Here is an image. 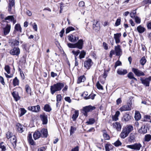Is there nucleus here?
I'll list each match as a JSON object with an SVG mask.
<instances>
[{
  "instance_id": "4d7b16f0",
  "label": "nucleus",
  "mask_w": 151,
  "mask_h": 151,
  "mask_svg": "<svg viewBox=\"0 0 151 151\" xmlns=\"http://www.w3.org/2000/svg\"><path fill=\"white\" fill-rule=\"evenodd\" d=\"M135 22L137 24H140L141 22V19L137 16H136L134 18Z\"/></svg>"
},
{
  "instance_id": "680f3d73",
  "label": "nucleus",
  "mask_w": 151,
  "mask_h": 151,
  "mask_svg": "<svg viewBox=\"0 0 151 151\" xmlns=\"http://www.w3.org/2000/svg\"><path fill=\"white\" fill-rule=\"evenodd\" d=\"M121 21V19L120 18L117 19L115 23V26H118L120 24Z\"/></svg>"
},
{
  "instance_id": "1a4fd4ad",
  "label": "nucleus",
  "mask_w": 151,
  "mask_h": 151,
  "mask_svg": "<svg viewBox=\"0 0 151 151\" xmlns=\"http://www.w3.org/2000/svg\"><path fill=\"white\" fill-rule=\"evenodd\" d=\"M10 53L12 55H18L20 53L19 49L17 47H14L10 51Z\"/></svg>"
},
{
  "instance_id": "e433bc0d",
  "label": "nucleus",
  "mask_w": 151,
  "mask_h": 151,
  "mask_svg": "<svg viewBox=\"0 0 151 151\" xmlns=\"http://www.w3.org/2000/svg\"><path fill=\"white\" fill-rule=\"evenodd\" d=\"M26 91L27 94L31 95V90L29 86L27 85L25 86Z\"/></svg>"
},
{
  "instance_id": "13d9d810",
  "label": "nucleus",
  "mask_w": 151,
  "mask_h": 151,
  "mask_svg": "<svg viewBox=\"0 0 151 151\" xmlns=\"http://www.w3.org/2000/svg\"><path fill=\"white\" fill-rule=\"evenodd\" d=\"M76 129L75 127L73 126H71V127L70 129V135H71L73 134Z\"/></svg>"
},
{
  "instance_id": "338daca9",
  "label": "nucleus",
  "mask_w": 151,
  "mask_h": 151,
  "mask_svg": "<svg viewBox=\"0 0 151 151\" xmlns=\"http://www.w3.org/2000/svg\"><path fill=\"white\" fill-rule=\"evenodd\" d=\"M32 27L34 30L37 32V27L36 24L35 22L32 25Z\"/></svg>"
},
{
  "instance_id": "a211bd4d",
  "label": "nucleus",
  "mask_w": 151,
  "mask_h": 151,
  "mask_svg": "<svg viewBox=\"0 0 151 151\" xmlns=\"http://www.w3.org/2000/svg\"><path fill=\"white\" fill-rule=\"evenodd\" d=\"M83 45V41L82 39L79 40L78 42L75 43L76 48L79 49H81L82 48Z\"/></svg>"
},
{
  "instance_id": "9d476101",
  "label": "nucleus",
  "mask_w": 151,
  "mask_h": 151,
  "mask_svg": "<svg viewBox=\"0 0 151 151\" xmlns=\"http://www.w3.org/2000/svg\"><path fill=\"white\" fill-rule=\"evenodd\" d=\"M93 64L91 59H88L86 60L84 63V66L86 69H89Z\"/></svg>"
},
{
  "instance_id": "473e14b6",
  "label": "nucleus",
  "mask_w": 151,
  "mask_h": 151,
  "mask_svg": "<svg viewBox=\"0 0 151 151\" xmlns=\"http://www.w3.org/2000/svg\"><path fill=\"white\" fill-rule=\"evenodd\" d=\"M128 141L130 143L134 142L135 141V137L133 134L130 135L128 138Z\"/></svg>"
},
{
  "instance_id": "6e6d98bb",
  "label": "nucleus",
  "mask_w": 151,
  "mask_h": 151,
  "mask_svg": "<svg viewBox=\"0 0 151 151\" xmlns=\"http://www.w3.org/2000/svg\"><path fill=\"white\" fill-rule=\"evenodd\" d=\"M103 136L105 140H109L110 138V137L109 135L106 133H104L103 134Z\"/></svg>"
},
{
  "instance_id": "ddd939ff",
  "label": "nucleus",
  "mask_w": 151,
  "mask_h": 151,
  "mask_svg": "<svg viewBox=\"0 0 151 151\" xmlns=\"http://www.w3.org/2000/svg\"><path fill=\"white\" fill-rule=\"evenodd\" d=\"M40 109V106L38 105L35 106H29L28 108V110L35 112H38Z\"/></svg>"
},
{
  "instance_id": "f8f14e48",
  "label": "nucleus",
  "mask_w": 151,
  "mask_h": 151,
  "mask_svg": "<svg viewBox=\"0 0 151 151\" xmlns=\"http://www.w3.org/2000/svg\"><path fill=\"white\" fill-rule=\"evenodd\" d=\"M140 80L143 84L146 86H149L150 82L151 81V76L144 79L141 78Z\"/></svg>"
},
{
  "instance_id": "37998d69",
  "label": "nucleus",
  "mask_w": 151,
  "mask_h": 151,
  "mask_svg": "<svg viewBox=\"0 0 151 151\" xmlns=\"http://www.w3.org/2000/svg\"><path fill=\"white\" fill-rule=\"evenodd\" d=\"M19 80L16 77L13 80V85L14 86L18 85L19 84Z\"/></svg>"
},
{
  "instance_id": "f03ea898",
  "label": "nucleus",
  "mask_w": 151,
  "mask_h": 151,
  "mask_svg": "<svg viewBox=\"0 0 151 151\" xmlns=\"http://www.w3.org/2000/svg\"><path fill=\"white\" fill-rule=\"evenodd\" d=\"M133 129V127L131 125L126 126L122 130L120 134V137L122 139H124L127 137L130 132Z\"/></svg>"
},
{
  "instance_id": "cd10ccee",
  "label": "nucleus",
  "mask_w": 151,
  "mask_h": 151,
  "mask_svg": "<svg viewBox=\"0 0 151 151\" xmlns=\"http://www.w3.org/2000/svg\"><path fill=\"white\" fill-rule=\"evenodd\" d=\"M131 119V116L129 114H125L122 119V120L125 122L129 121Z\"/></svg>"
},
{
  "instance_id": "aec40b11",
  "label": "nucleus",
  "mask_w": 151,
  "mask_h": 151,
  "mask_svg": "<svg viewBox=\"0 0 151 151\" xmlns=\"http://www.w3.org/2000/svg\"><path fill=\"white\" fill-rule=\"evenodd\" d=\"M117 73L119 75H124L127 73V71L125 69L119 68L117 70Z\"/></svg>"
},
{
  "instance_id": "8fccbe9b",
  "label": "nucleus",
  "mask_w": 151,
  "mask_h": 151,
  "mask_svg": "<svg viewBox=\"0 0 151 151\" xmlns=\"http://www.w3.org/2000/svg\"><path fill=\"white\" fill-rule=\"evenodd\" d=\"M146 62V60L145 57H143L140 60V63L141 64L143 65L145 64Z\"/></svg>"
},
{
  "instance_id": "7ed1b4c3",
  "label": "nucleus",
  "mask_w": 151,
  "mask_h": 151,
  "mask_svg": "<svg viewBox=\"0 0 151 151\" xmlns=\"http://www.w3.org/2000/svg\"><path fill=\"white\" fill-rule=\"evenodd\" d=\"M64 86V83H58L54 84L50 87L51 93L53 95L55 92L60 91Z\"/></svg>"
},
{
  "instance_id": "c9c22d12",
  "label": "nucleus",
  "mask_w": 151,
  "mask_h": 151,
  "mask_svg": "<svg viewBox=\"0 0 151 151\" xmlns=\"http://www.w3.org/2000/svg\"><path fill=\"white\" fill-rule=\"evenodd\" d=\"M86 78L84 76H81L78 78L77 83H79L82 82H84Z\"/></svg>"
},
{
  "instance_id": "393cba45",
  "label": "nucleus",
  "mask_w": 151,
  "mask_h": 151,
  "mask_svg": "<svg viewBox=\"0 0 151 151\" xmlns=\"http://www.w3.org/2000/svg\"><path fill=\"white\" fill-rule=\"evenodd\" d=\"M147 127L145 126H144L141 127L139 130V132L140 133L145 134L147 132Z\"/></svg>"
},
{
  "instance_id": "c756f323",
  "label": "nucleus",
  "mask_w": 151,
  "mask_h": 151,
  "mask_svg": "<svg viewBox=\"0 0 151 151\" xmlns=\"http://www.w3.org/2000/svg\"><path fill=\"white\" fill-rule=\"evenodd\" d=\"M9 139H10L11 143L13 145H16L17 142V139L15 136L13 135Z\"/></svg>"
},
{
  "instance_id": "f257e3e1",
  "label": "nucleus",
  "mask_w": 151,
  "mask_h": 151,
  "mask_svg": "<svg viewBox=\"0 0 151 151\" xmlns=\"http://www.w3.org/2000/svg\"><path fill=\"white\" fill-rule=\"evenodd\" d=\"M122 51L121 46L119 45L115 46L114 50H112L110 52L109 56L111 58L113 55H116V56H120L122 54Z\"/></svg>"
},
{
  "instance_id": "39448f33",
  "label": "nucleus",
  "mask_w": 151,
  "mask_h": 151,
  "mask_svg": "<svg viewBox=\"0 0 151 151\" xmlns=\"http://www.w3.org/2000/svg\"><path fill=\"white\" fill-rule=\"evenodd\" d=\"M95 107L90 105L84 107L82 109V111H83V114L84 115L87 116V113L92 111L93 110L95 109Z\"/></svg>"
},
{
  "instance_id": "0e129e2a",
  "label": "nucleus",
  "mask_w": 151,
  "mask_h": 151,
  "mask_svg": "<svg viewBox=\"0 0 151 151\" xmlns=\"http://www.w3.org/2000/svg\"><path fill=\"white\" fill-rule=\"evenodd\" d=\"M68 46L70 48H76L75 44H73L71 43H68Z\"/></svg>"
},
{
  "instance_id": "864d4df0",
  "label": "nucleus",
  "mask_w": 151,
  "mask_h": 151,
  "mask_svg": "<svg viewBox=\"0 0 151 151\" xmlns=\"http://www.w3.org/2000/svg\"><path fill=\"white\" fill-rule=\"evenodd\" d=\"M4 69L8 74H9L10 73V68L9 65H6Z\"/></svg>"
},
{
  "instance_id": "bb28decb",
  "label": "nucleus",
  "mask_w": 151,
  "mask_h": 151,
  "mask_svg": "<svg viewBox=\"0 0 151 151\" xmlns=\"http://www.w3.org/2000/svg\"><path fill=\"white\" fill-rule=\"evenodd\" d=\"M16 31L19 32L20 33L22 32V29L19 24H17L15 25L14 32H15Z\"/></svg>"
},
{
  "instance_id": "4be33fe9",
  "label": "nucleus",
  "mask_w": 151,
  "mask_h": 151,
  "mask_svg": "<svg viewBox=\"0 0 151 151\" xmlns=\"http://www.w3.org/2000/svg\"><path fill=\"white\" fill-rule=\"evenodd\" d=\"M113 127L116 129L117 131L120 130L121 129V126L120 123L116 122L113 123Z\"/></svg>"
},
{
  "instance_id": "69168bd1",
  "label": "nucleus",
  "mask_w": 151,
  "mask_h": 151,
  "mask_svg": "<svg viewBox=\"0 0 151 151\" xmlns=\"http://www.w3.org/2000/svg\"><path fill=\"white\" fill-rule=\"evenodd\" d=\"M136 13V12L135 11H133L132 12H131L130 14V16L131 17L133 18V17L135 18V14Z\"/></svg>"
},
{
  "instance_id": "e2e57ef3",
  "label": "nucleus",
  "mask_w": 151,
  "mask_h": 151,
  "mask_svg": "<svg viewBox=\"0 0 151 151\" xmlns=\"http://www.w3.org/2000/svg\"><path fill=\"white\" fill-rule=\"evenodd\" d=\"M6 137L8 139H9L12 135V134L9 132H8L6 133Z\"/></svg>"
},
{
  "instance_id": "2f4dec72",
  "label": "nucleus",
  "mask_w": 151,
  "mask_h": 151,
  "mask_svg": "<svg viewBox=\"0 0 151 151\" xmlns=\"http://www.w3.org/2000/svg\"><path fill=\"white\" fill-rule=\"evenodd\" d=\"M28 140L29 143L31 145H34V142L32 139V135L31 134H29L28 136Z\"/></svg>"
},
{
  "instance_id": "7c9ffc66",
  "label": "nucleus",
  "mask_w": 151,
  "mask_h": 151,
  "mask_svg": "<svg viewBox=\"0 0 151 151\" xmlns=\"http://www.w3.org/2000/svg\"><path fill=\"white\" fill-rule=\"evenodd\" d=\"M134 118L136 120H139L141 118V116L139 112L137 111H136L135 113Z\"/></svg>"
},
{
  "instance_id": "423d86ee",
  "label": "nucleus",
  "mask_w": 151,
  "mask_h": 151,
  "mask_svg": "<svg viewBox=\"0 0 151 151\" xmlns=\"http://www.w3.org/2000/svg\"><path fill=\"white\" fill-rule=\"evenodd\" d=\"M11 25L7 24L6 26L3 28L2 29V35L3 36L7 35L10 32L11 29Z\"/></svg>"
},
{
  "instance_id": "4c0bfd02",
  "label": "nucleus",
  "mask_w": 151,
  "mask_h": 151,
  "mask_svg": "<svg viewBox=\"0 0 151 151\" xmlns=\"http://www.w3.org/2000/svg\"><path fill=\"white\" fill-rule=\"evenodd\" d=\"M79 114L78 111H76L74 112V114L72 116V118L73 121L76 120V118L78 117Z\"/></svg>"
},
{
  "instance_id": "4468645a",
  "label": "nucleus",
  "mask_w": 151,
  "mask_h": 151,
  "mask_svg": "<svg viewBox=\"0 0 151 151\" xmlns=\"http://www.w3.org/2000/svg\"><path fill=\"white\" fill-rule=\"evenodd\" d=\"M68 40L71 42H75L78 39V37L77 35L73 36L71 35L68 36Z\"/></svg>"
},
{
  "instance_id": "412c9836",
  "label": "nucleus",
  "mask_w": 151,
  "mask_h": 151,
  "mask_svg": "<svg viewBox=\"0 0 151 151\" xmlns=\"http://www.w3.org/2000/svg\"><path fill=\"white\" fill-rule=\"evenodd\" d=\"M40 118L42 121L43 124H46L47 122V116L45 114L40 115Z\"/></svg>"
},
{
  "instance_id": "49530a36",
  "label": "nucleus",
  "mask_w": 151,
  "mask_h": 151,
  "mask_svg": "<svg viewBox=\"0 0 151 151\" xmlns=\"http://www.w3.org/2000/svg\"><path fill=\"white\" fill-rule=\"evenodd\" d=\"M75 30V28L72 27H67L66 29V33H69L70 31Z\"/></svg>"
},
{
  "instance_id": "09e8293b",
  "label": "nucleus",
  "mask_w": 151,
  "mask_h": 151,
  "mask_svg": "<svg viewBox=\"0 0 151 151\" xmlns=\"http://www.w3.org/2000/svg\"><path fill=\"white\" fill-rule=\"evenodd\" d=\"M113 144L115 146L117 147L121 146L122 145V143L118 139Z\"/></svg>"
},
{
  "instance_id": "c85d7f7f",
  "label": "nucleus",
  "mask_w": 151,
  "mask_h": 151,
  "mask_svg": "<svg viewBox=\"0 0 151 151\" xmlns=\"http://www.w3.org/2000/svg\"><path fill=\"white\" fill-rule=\"evenodd\" d=\"M12 95L16 101L19 99L20 98L19 96L18 92L16 91H14L12 93Z\"/></svg>"
},
{
  "instance_id": "c03bdc74",
  "label": "nucleus",
  "mask_w": 151,
  "mask_h": 151,
  "mask_svg": "<svg viewBox=\"0 0 151 151\" xmlns=\"http://www.w3.org/2000/svg\"><path fill=\"white\" fill-rule=\"evenodd\" d=\"M72 52L74 55L75 58H77L76 57L80 53V52L79 50H73L72 51Z\"/></svg>"
},
{
  "instance_id": "ea45409f",
  "label": "nucleus",
  "mask_w": 151,
  "mask_h": 151,
  "mask_svg": "<svg viewBox=\"0 0 151 151\" xmlns=\"http://www.w3.org/2000/svg\"><path fill=\"white\" fill-rule=\"evenodd\" d=\"M127 77L130 79H134L136 81H137V79L134 77L133 74L131 72L129 73L127 75Z\"/></svg>"
},
{
  "instance_id": "20e7f679",
  "label": "nucleus",
  "mask_w": 151,
  "mask_h": 151,
  "mask_svg": "<svg viewBox=\"0 0 151 151\" xmlns=\"http://www.w3.org/2000/svg\"><path fill=\"white\" fill-rule=\"evenodd\" d=\"M142 147V145L139 143H135L134 144L127 145L126 147L136 151H139Z\"/></svg>"
},
{
  "instance_id": "2eb2a0df",
  "label": "nucleus",
  "mask_w": 151,
  "mask_h": 151,
  "mask_svg": "<svg viewBox=\"0 0 151 151\" xmlns=\"http://www.w3.org/2000/svg\"><path fill=\"white\" fill-rule=\"evenodd\" d=\"M16 127L19 132L22 133L24 131L25 129V127L24 126L19 123H17L16 125Z\"/></svg>"
},
{
  "instance_id": "f3484780",
  "label": "nucleus",
  "mask_w": 151,
  "mask_h": 151,
  "mask_svg": "<svg viewBox=\"0 0 151 151\" xmlns=\"http://www.w3.org/2000/svg\"><path fill=\"white\" fill-rule=\"evenodd\" d=\"M131 109V106L128 105H125L122 106L119 109V110L121 112L123 111H129Z\"/></svg>"
},
{
  "instance_id": "a878e982",
  "label": "nucleus",
  "mask_w": 151,
  "mask_h": 151,
  "mask_svg": "<svg viewBox=\"0 0 151 151\" xmlns=\"http://www.w3.org/2000/svg\"><path fill=\"white\" fill-rule=\"evenodd\" d=\"M41 136V134L40 132L38 131L35 132L33 135L34 138L35 140L39 138Z\"/></svg>"
},
{
  "instance_id": "5701e85b",
  "label": "nucleus",
  "mask_w": 151,
  "mask_h": 151,
  "mask_svg": "<svg viewBox=\"0 0 151 151\" xmlns=\"http://www.w3.org/2000/svg\"><path fill=\"white\" fill-rule=\"evenodd\" d=\"M137 30L139 33H142L146 30L145 28L141 25H139L137 28Z\"/></svg>"
},
{
  "instance_id": "0eeeda50",
  "label": "nucleus",
  "mask_w": 151,
  "mask_h": 151,
  "mask_svg": "<svg viewBox=\"0 0 151 151\" xmlns=\"http://www.w3.org/2000/svg\"><path fill=\"white\" fill-rule=\"evenodd\" d=\"M132 71L135 75L139 77L145 75V74L143 72L138 69L133 68L132 69Z\"/></svg>"
},
{
  "instance_id": "de8ad7c7",
  "label": "nucleus",
  "mask_w": 151,
  "mask_h": 151,
  "mask_svg": "<svg viewBox=\"0 0 151 151\" xmlns=\"http://www.w3.org/2000/svg\"><path fill=\"white\" fill-rule=\"evenodd\" d=\"M144 138L145 141L149 142L151 139V135L150 134H146Z\"/></svg>"
},
{
  "instance_id": "f704fd0d",
  "label": "nucleus",
  "mask_w": 151,
  "mask_h": 151,
  "mask_svg": "<svg viewBox=\"0 0 151 151\" xmlns=\"http://www.w3.org/2000/svg\"><path fill=\"white\" fill-rule=\"evenodd\" d=\"M113 147V146L111 145L107 144L105 146V148L106 151H109Z\"/></svg>"
},
{
  "instance_id": "b1692460",
  "label": "nucleus",
  "mask_w": 151,
  "mask_h": 151,
  "mask_svg": "<svg viewBox=\"0 0 151 151\" xmlns=\"http://www.w3.org/2000/svg\"><path fill=\"white\" fill-rule=\"evenodd\" d=\"M5 20H8L9 21L12 22L13 24H14L16 22V20L15 19L13 16H8L5 18Z\"/></svg>"
},
{
  "instance_id": "3c124183",
  "label": "nucleus",
  "mask_w": 151,
  "mask_h": 151,
  "mask_svg": "<svg viewBox=\"0 0 151 151\" xmlns=\"http://www.w3.org/2000/svg\"><path fill=\"white\" fill-rule=\"evenodd\" d=\"M95 122V120L93 118L89 119L88 121L86 122V123L88 124H92Z\"/></svg>"
},
{
  "instance_id": "58836bf2",
  "label": "nucleus",
  "mask_w": 151,
  "mask_h": 151,
  "mask_svg": "<svg viewBox=\"0 0 151 151\" xmlns=\"http://www.w3.org/2000/svg\"><path fill=\"white\" fill-rule=\"evenodd\" d=\"M41 133L43 134V137H46L47 136V129H43L41 131Z\"/></svg>"
},
{
  "instance_id": "052dcab7",
  "label": "nucleus",
  "mask_w": 151,
  "mask_h": 151,
  "mask_svg": "<svg viewBox=\"0 0 151 151\" xmlns=\"http://www.w3.org/2000/svg\"><path fill=\"white\" fill-rule=\"evenodd\" d=\"M96 86L97 88L99 89H103L102 86L99 83V81H98L96 83Z\"/></svg>"
},
{
  "instance_id": "a18cd8bd",
  "label": "nucleus",
  "mask_w": 151,
  "mask_h": 151,
  "mask_svg": "<svg viewBox=\"0 0 151 151\" xmlns=\"http://www.w3.org/2000/svg\"><path fill=\"white\" fill-rule=\"evenodd\" d=\"M19 40H14L12 43V46H17L19 45Z\"/></svg>"
},
{
  "instance_id": "774afa93",
  "label": "nucleus",
  "mask_w": 151,
  "mask_h": 151,
  "mask_svg": "<svg viewBox=\"0 0 151 151\" xmlns=\"http://www.w3.org/2000/svg\"><path fill=\"white\" fill-rule=\"evenodd\" d=\"M122 65L121 62L119 61L118 60L115 63V65H114V67L116 68L117 67L121 65Z\"/></svg>"
},
{
  "instance_id": "bf43d9fd",
  "label": "nucleus",
  "mask_w": 151,
  "mask_h": 151,
  "mask_svg": "<svg viewBox=\"0 0 151 151\" xmlns=\"http://www.w3.org/2000/svg\"><path fill=\"white\" fill-rule=\"evenodd\" d=\"M0 148L1 149L2 151H5L6 150L5 146L3 143H0Z\"/></svg>"
},
{
  "instance_id": "6ab92c4d",
  "label": "nucleus",
  "mask_w": 151,
  "mask_h": 151,
  "mask_svg": "<svg viewBox=\"0 0 151 151\" xmlns=\"http://www.w3.org/2000/svg\"><path fill=\"white\" fill-rule=\"evenodd\" d=\"M62 96L60 94H58L56 96V107L59 108L60 105V101L62 99Z\"/></svg>"
},
{
  "instance_id": "6e6552de",
  "label": "nucleus",
  "mask_w": 151,
  "mask_h": 151,
  "mask_svg": "<svg viewBox=\"0 0 151 151\" xmlns=\"http://www.w3.org/2000/svg\"><path fill=\"white\" fill-rule=\"evenodd\" d=\"M82 96L84 97V99H93L96 95L94 94H88L87 92H84L82 94Z\"/></svg>"
},
{
  "instance_id": "9b49d317",
  "label": "nucleus",
  "mask_w": 151,
  "mask_h": 151,
  "mask_svg": "<svg viewBox=\"0 0 151 151\" xmlns=\"http://www.w3.org/2000/svg\"><path fill=\"white\" fill-rule=\"evenodd\" d=\"M8 6V11L10 13H12V9L14 8V0H9Z\"/></svg>"
},
{
  "instance_id": "72a5a7b5",
  "label": "nucleus",
  "mask_w": 151,
  "mask_h": 151,
  "mask_svg": "<svg viewBox=\"0 0 151 151\" xmlns=\"http://www.w3.org/2000/svg\"><path fill=\"white\" fill-rule=\"evenodd\" d=\"M120 112L119 111H117L116 112L114 116H112L113 120L116 121L118 119V117L120 114Z\"/></svg>"
},
{
  "instance_id": "5fc2aeb1",
  "label": "nucleus",
  "mask_w": 151,
  "mask_h": 151,
  "mask_svg": "<svg viewBox=\"0 0 151 151\" xmlns=\"http://www.w3.org/2000/svg\"><path fill=\"white\" fill-rule=\"evenodd\" d=\"M86 55V52L84 51H82L81 52L79 56V58L81 59L82 58H84L85 56Z\"/></svg>"
},
{
  "instance_id": "dca6fc26",
  "label": "nucleus",
  "mask_w": 151,
  "mask_h": 151,
  "mask_svg": "<svg viewBox=\"0 0 151 151\" xmlns=\"http://www.w3.org/2000/svg\"><path fill=\"white\" fill-rule=\"evenodd\" d=\"M121 36L120 33L115 34H114V38L116 44H118L120 42V38Z\"/></svg>"
},
{
  "instance_id": "a19ab883",
  "label": "nucleus",
  "mask_w": 151,
  "mask_h": 151,
  "mask_svg": "<svg viewBox=\"0 0 151 151\" xmlns=\"http://www.w3.org/2000/svg\"><path fill=\"white\" fill-rule=\"evenodd\" d=\"M44 109L45 111L47 112H50L51 110V107L47 104H46L45 106Z\"/></svg>"
},
{
  "instance_id": "79ce46f5",
  "label": "nucleus",
  "mask_w": 151,
  "mask_h": 151,
  "mask_svg": "<svg viewBox=\"0 0 151 151\" xmlns=\"http://www.w3.org/2000/svg\"><path fill=\"white\" fill-rule=\"evenodd\" d=\"M97 22H93V28L96 30H98L99 28V25L97 24Z\"/></svg>"
},
{
  "instance_id": "603ef678",
  "label": "nucleus",
  "mask_w": 151,
  "mask_h": 151,
  "mask_svg": "<svg viewBox=\"0 0 151 151\" xmlns=\"http://www.w3.org/2000/svg\"><path fill=\"white\" fill-rule=\"evenodd\" d=\"M20 110L21 111L20 115V116H21L27 112V111L24 108H21Z\"/></svg>"
}]
</instances>
